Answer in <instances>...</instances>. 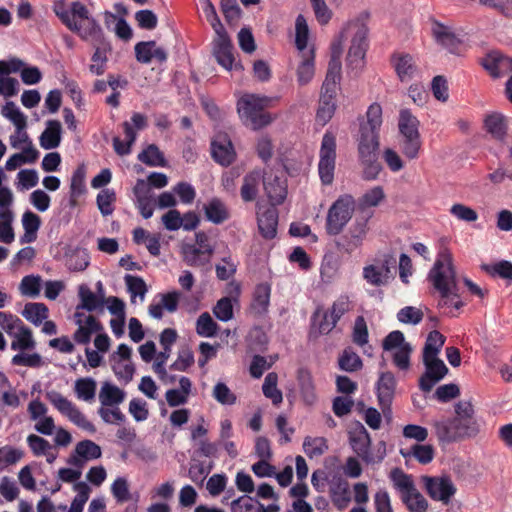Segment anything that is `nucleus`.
I'll return each instance as SVG.
<instances>
[{
  "label": "nucleus",
  "mask_w": 512,
  "mask_h": 512,
  "mask_svg": "<svg viewBox=\"0 0 512 512\" xmlns=\"http://www.w3.org/2000/svg\"><path fill=\"white\" fill-rule=\"evenodd\" d=\"M392 63L402 82L411 80L417 72L416 63L409 54H395L392 57Z\"/></svg>",
  "instance_id": "26"
},
{
  "label": "nucleus",
  "mask_w": 512,
  "mask_h": 512,
  "mask_svg": "<svg viewBox=\"0 0 512 512\" xmlns=\"http://www.w3.org/2000/svg\"><path fill=\"white\" fill-rule=\"evenodd\" d=\"M338 364L340 369L346 372L358 371L363 366L361 358L351 348L344 349L339 356Z\"/></svg>",
  "instance_id": "46"
},
{
  "label": "nucleus",
  "mask_w": 512,
  "mask_h": 512,
  "mask_svg": "<svg viewBox=\"0 0 512 512\" xmlns=\"http://www.w3.org/2000/svg\"><path fill=\"white\" fill-rule=\"evenodd\" d=\"M345 32L353 35L347 54V65L351 70L358 73L364 67V58L368 47V29L359 23H349Z\"/></svg>",
  "instance_id": "6"
},
{
  "label": "nucleus",
  "mask_w": 512,
  "mask_h": 512,
  "mask_svg": "<svg viewBox=\"0 0 512 512\" xmlns=\"http://www.w3.org/2000/svg\"><path fill=\"white\" fill-rule=\"evenodd\" d=\"M85 191V168L84 166H80L74 171L71 178L70 203L72 206L76 204L77 198L83 195Z\"/></svg>",
  "instance_id": "43"
},
{
  "label": "nucleus",
  "mask_w": 512,
  "mask_h": 512,
  "mask_svg": "<svg viewBox=\"0 0 512 512\" xmlns=\"http://www.w3.org/2000/svg\"><path fill=\"white\" fill-rule=\"evenodd\" d=\"M428 279L441 296L438 303L440 307L451 306L459 309L463 306L458 294L453 257L448 249L444 248L439 251L436 261L429 271Z\"/></svg>",
  "instance_id": "3"
},
{
  "label": "nucleus",
  "mask_w": 512,
  "mask_h": 512,
  "mask_svg": "<svg viewBox=\"0 0 512 512\" xmlns=\"http://www.w3.org/2000/svg\"><path fill=\"white\" fill-rule=\"evenodd\" d=\"M213 159L222 166L230 165L236 156L231 140L225 133H218L211 143Z\"/></svg>",
  "instance_id": "16"
},
{
  "label": "nucleus",
  "mask_w": 512,
  "mask_h": 512,
  "mask_svg": "<svg viewBox=\"0 0 512 512\" xmlns=\"http://www.w3.org/2000/svg\"><path fill=\"white\" fill-rule=\"evenodd\" d=\"M205 217L213 224H221L229 219L230 213L225 203L219 198H212L203 206Z\"/></svg>",
  "instance_id": "27"
},
{
  "label": "nucleus",
  "mask_w": 512,
  "mask_h": 512,
  "mask_svg": "<svg viewBox=\"0 0 512 512\" xmlns=\"http://www.w3.org/2000/svg\"><path fill=\"white\" fill-rule=\"evenodd\" d=\"M319 157L318 172L321 182L330 185L334 179L336 161V138L330 132L323 135Z\"/></svg>",
  "instance_id": "8"
},
{
  "label": "nucleus",
  "mask_w": 512,
  "mask_h": 512,
  "mask_svg": "<svg viewBox=\"0 0 512 512\" xmlns=\"http://www.w3.org/2000/svg\"><path fill=\"white\" fill-rule=\"evenodd\" d=\"M301 57L302 59L297 67L296 75L299 85L304 86L313 79L315 74L314 52L313 50H308V52L301 54Z\"/></svg>",
  "instance_id": "30"
},
{
  "label": "nucleus",
  "mask_w": 512,
  "mask_h": 512,
  "mask_svg": "<svg viewBox=\"0 0 512 512\" xmlns=\"http://www.w3.org/2000/svg\"><path fill=\"white\" fill-rule=\"evenodd\" d=\"M45 397L56 410L67 417L73 424L90 433L96 432L94 424L85 417L72 401L60 392L56 390L46 391Z\"/></svg>",
  "instance_id": "7"
},
{
  "label": "nucleus",
  "mask_w": 512,
  "mask_h": 512,
  "mask_svg": "<svg viewBox=\"0 0 512 512\" xmlns=\"http://www.w3.org/2000/svg\"><path fill=\"white\" fill-rule=\"evenodd\" d=\"M125 392L114 384L104 382L99 392L102 406H118L125 400Z\"/></svg>",
  "instance_id": "31"
},
{
  "label": "nucleus",
  "mask_w": 512,
  "mask_h": 512,
  "mask_svg": "<svg viewBox=\"0 0 512 512\" xmlns=\"http://www.w3.org/2000/svg\"><path fill=\"white\" fill-rule=\"evenodd\" d=\"M22 225L24 229V235L21 237V243H30L35 241L37 237V231L41 225L40 217L31 211H26L22 215Z\"/></svg>",
  "instance_id": "35"
},
{
  "label": "nucleus",
  "mask_w": 512,
  "mask_h": 512,
  "mask_svg": "<svg viewBox=\"0 0 512 512\" xmlns=\"http://www.w3.org/2000/svg\"><path fill=\"white\" fill-rule=\"evenodd\" d=\"M297 380L303 401L307 405H313L317 396L311 373L307 369L301 368L298 370Z\"/></svg>",
  "instance_id": "29"
},
{
  "label": "nucleus",
  "mask_w": 512,
  "mask_h": 512,
  "mask_svg": "<svg viewBox=\"0 0 512 512\" xmlns=\"http://www.w3.org/2000/svg\"><path fill=\"white\" fill-rule=\"evenodd\" d=\"M11 331L7 334L13 338L11 342L12 350H33L36 347L31 329L25 326L22 320Z\"/></svg>",
  "instance_id": "22"
},
{
  "label": "nucleus",
  "mask_w": 512,
  "mask_h": 512,
  "mask_svg": "<svg viewBox=\"0 0 512 512\" xmlns=\"http://www.w3.org/2000/svg\"><path fill=\"white\" fill-rule=\"evenodd\" d=\"M218 325L209 313H202L196 322V331L202 337H213L217 333Z\"/></svg>",
  "instance_id": "54"
},
{
  "label": "nucleus",
  "mask_w": 512,
  "mask_h": 512,
  "mask_svg": "<svg viewBox=\"0 0 512 512\" xmlns=\"http://www.w3.org/2000/svg\"><path fill=\"white\" fill-rule=\"evenodd\" d=\"M148 126L147 117L139 112L132 114L130 121L122 123L125 140L122 141L119 137L113 138V148L120 156H125L131 153L132 145L137 139V131L144 130Z\"/></svg>",
  "instance_id": "9"
},
{
  "label": "nucleus",
  "mask_w": 512,
  "mask_h": 512,
  "mask_svg": "<svg viewBox=\"0 0 512 512\" xmlns=\"http://www.w3.org/2000/svg\"><path fill=\"white\" fill-rule=\"evenodd\" d=\"M231 512H263L260 502L253 497L243 495L233 499L230 503Z\"/></svg>",
  "instance_id": "48"
},
{
  "label": "nucleus",
  "mask_w": 512,
  "mask_h": 512,
  "mask_svg": "<svg viewBox=\"0 0 512 512\" xmlns=\"http://www.w3.org/2000/svg\"><path fill=\"white\" fill-rule=\"evenodd\" d=\"M78 295L81 300V304L77 306L76 311H80V309H85L90 312L95 311L103 304V302L96 296V294L85 285H81L79 287Z\"/></svg>",
  "instance_id": "47"
},
{
  "label": "nucleus",
  "mask_w": 512,
  "mask_h": 512,
  "mask_svg": "<svg viewBox=\"0 0 512 512\" xmlns=\"http://www.w3.org/2000/svg\"><path fill=\"white\" fill-rule=\"evenodd\" d=\"M396 380L391 372H382L376 384L379 405L384 414L390 412V406L394 398Z\"/></svg>",
  "instance_id": "18"
},
{
  "label": "nucleus",
  "mask_w": 512,
  "mask_h": 512,
  "mask_svg": "<svg viewBox=\"0 0 512 512\" xmlns=\"http://www.w3.org/2000/svg\"><path fill=\"white\" fill-rule=\"evenodd\" d=\"M385 194L383 188L380 186L373 187L368 190L360 199L359 206L362 209L367 207H375L380 204V202L384 199Z\"/></svg>",
  "instance_id": "59"
},
{
  "label": "nucleus",
  "mask_w": 512,
  "mask_h": 512,
  "mask_svg": "<svg viewBox=\"0 0 512 512\" xmlns=\"http://www.w3.org/2000/svg\"><path fill=\"white\" fill-rule=\"evenodd\" d=\"M409 512H426L428 502L424 496L415 488L401 497Z\"/></svg>",
  "instance_id": "45"
},
{
  "label": "nucleus",
  "mask_w": 512,
  "mask_h": 512,
  "mask_svg": "<svg viewBox=\"0 0 512 512\" xmlns=\"http://www.w3.org/2000/svg\"><path fill=\"white\" fill-rule=\"evenodd\" d=\"M40 282L41 278L39 276L29 275L23 277L19 287L22 295L32 298L37 297L40 293Z\"/></svg>",
  "instance_id": "60"
},
{
  "label": "nucleus",
  "mask_w": 512,
  "mask_h": 512,
  "mask_svg": "<svg viewBox=\"0 0 512 512\" xmlns=\"http://www.w3.org/2000/svg\"><path fill=\"white\" fill-rule=\"evenodd\" d=\"M75 452L83 457L86 462L95 460L101 457V447L91 440H82L77 443Z\"/></svg>",
  "instance_id": "51"
},
{
  "label": "nucleus",
  "mask_w": 512,
  "mask_h": 512,
  "mask_svg": "<svg viewBox=\"0 0 512 512\" xmlns=\"http://www.w3.org/2000/svg\"><path fill=\"white\" fill-rule=\"evenodd\" d=\"M97 383L91 377L79 378L75 381L74 392L79 400L92 402L95 399Z\"/></svg>",
  "instance_id": "38"
},
{
  "label": "nucleus",
  "mask_w": 512,
  "mask_h": 512,
  "mask_svg": "<svg viewBox=\"0 0 512 512\" xmlns=\"http://www.w3.org/2000/svg\"><path fill=\"white\" fill-rule=\"evenodd\" d=\"M273 99L256 94H244L237 102V112L243 124L253 130L261 129L273 121L264 109L271 106Z\"/></svg>",
  "instance_id": "4"
},
{
  "label": "nucleus",
  "mask_w": 512,
  "mask_h": 512,
  "mask_svg": "<svg viewBox=\"0 0 512 512\" xmlns=\"http://www.w3.org/2000/svg\"><path fill=\"white\" fill-rule=\"evenodd\" d=\"M278 211L275 206L268 207L258 212V228L266 239H273L277 233Z\"/></svg>",
  "instance_id": "23"
},
{
  "label": "nucleus",
  "mask_w": 512,
  "mask_h": 512,
  "mask_svg": "<svg viewBox=\"0 0 512 512\" xmlns=\"http://www.w3.org/2000/svg\"><path fill=\"white\" fill-rule=\"evenodd\" d=\"M366 122L362 123L358 137V157L363 167V178L374 180L382 170L378 160L380 147L379 131L382 125V108L379 104L373 103L366 112Z\"/></svg>",
  "instance_id": "1"
},
{
  "label": "nucleus",
  "mask_w": 512,
  "mask_h": 512,
  "mask_svg": "<svg viewBox=\"0 0 512 512\" xmlns=\"http://www.w3.org/2000/svg\"><path fill=\"white\" fill-rule=\"evenodd\" d=\"M111 493L118 503H124L131 499L128 481L123 477H118L111 485Z\"/></svg>",
  "instance_id": "57"
},
{
  "label": "nucleus",
  "mask_w": 512,
  "mask_h": 512,
  "mask_svg": "<svg viewBox=\"0 0 512 512\" xmlns=\"http://www.w3.org/2000/svg\"><path fill=\"white\" fill-rule=\"evenodd\" d=\"M212 44V52L217 63L226 70H232L235 58L233 45L227 32L217 33Z\"/></svg>",
  "instance_id": "14"
},
{
  "label": "nucleus",
  "mask_w": 512,
  "mask_h": 512,
  "mask_svg": "<svg viewBox=\"0 0 512 512\" xmlns=\"http://www.w3.org/2000/svg\"><path fill=\"white\" fill-rule=\"evenodd\" d=\"M481 269L491 276H499L512 281V263L510 261L502 260L494 264H482Z\"/></svg>",
  "instance_id": "49"
},
{
  "label": "nucleus",
  "mask_w": 512,
  "mask_h": 512,
  "mask_svg": "<svg viewBox=\"0 0 512 512\" xmlns=\"http://www.w3.org/2000/svg\"><path fill=\"white\" fill-rule=\"evenodd\" d=\"M134 50L136 60L142 64H149L153 58L161 63L167 60L166 51L161 47H157L155 41L138 42Z\"/></svg>",
  "instance_id": "21"
},
{
  "label": "nucleus",
  "mask_w": 512,
  "mask_h": 512,
  "mask_svg": "<svg viewBox=\"0 0 512 512\" xmlns=\"http://www.w3.org/2000/svg\"><path fill=\"white\" fill-rule=\"evenodd\" d=\"M485 127L488 133L497 140H504L507 134L506 118L500 113H493L485 118Z\"/></svg>",
  "instance_id": "37"
},
{
  "label": "nucleus",
  "mask_w": 512,
  "mask_h": 512,
  "mask_svg": "<svg viewBox=\"0 0 512 512\" xmlns=\"http://www.w3.org/2000/svg\"><path fill=\"white\" fill-rule=\"evenodd\" d=\"M445 336L441 334L437 330L431 331L426 339L424 349H423V358L428 357H438V354L441 351L445 343Z\"/></svg>",
  "instance_id": "42"
},
{
  "label": "nucleus",
  "mask_w": 512,
  "mask_h": 512,
  "mask_svg": "<svg viewBox=\"0 0 512 512\" xmlns=\"http://www.w3.org/2000/svg\"><path fill=\"white\" fill-rule=\"evenodd\" d=\"M23 317L36 326L42 324L48 317V308L43 303H28L22 311Z\"/></svg>",
  "instance_id": "41"
},
{
  "label": "nucleus",
  "mask_w": 512,
  "mask_h": 512,
  "mask_svg": "<svg viewBox=\"0 0 512 512\" xmlns=\"http://www.w3.org/2000/svg\"><path fill=\"white\" fill-rule=\"evenodd\" d=\"M398 126L402 139L420 136L418 131L419 121L409 110H401Z\"/></svg>",
  "instance_id": "36"
},
{
  "label": "nucleus",
  "mask_w": 512,
  "mask_h": 512,
  "mask_svg": "<svg viewBox=\"0 0 512 512\" xmlns=\"http://www.w3.org/2000/svg\"><path fill=\"white\" fill-rule=\"evenodd\" d=\"M425 373L419 380V387L424 392H430L432 388L448 373V368L439 357L423 358Z\"/></svg>",
  "instance_id": "11"
},
{
  "label": "nucleus",
  "mask_w": 512,
  "mask_h": 512,
  "mask_svg": "<svg viewBox=\"0 0 512 512\" xmlns=\"http://www.w3.org/2000/svg\"><path fill=\"white\" fill-rule=\"evenodd\" d=\"M124 280L127 285L128 292L131 295L132 302L136 296H139L141 300H144L147 292L145 281L141 277L129 274L124 277Z\"/></svg>",
  "instance_id": "55"
},
{
  "label": "nucleus",
  "mask_w": 512,
  "mask_h": 512,
  "mask_svg": "<svg viewBox=\"0 0 512 512\" xmlns=\"http://www.w3.org/2000/svg\"><path fill=\"white\" fill-rule=\"evenodd\" d=\"M363 278L373 286H383L388 283L383 271L372 264L363 268Z\"/></svg>",
  "instance_id": "63"
},
{
  "label": "nucleus",
  "mask_w": 512,
  "mask_h": 512,
  "mask_svg": "<svg viewBox=\"0 0 512 512\" xmlns=\"http://www.w3.org/2000/svg\"><path fill=\"white\" fill-rule=\"evenodd\" d=\"M355 210V199L349 194L341 195L330 206L326 217V231L338 235L351 220Z\"/></svg>",
  "instance_id": "5"
},
{
  "label": "nucleus",
  "mask_w": 512,
  "mask_h": 512,
  "mask_svg": "<svg viewBox=\"0 0 512 512\" xmlns=\"http://www.w3.org/2000/svg\"><path fill=\"white\" fill-rule=\"evenodd\" d=\"M350 444L358 456L362 457L367 462L370 461L368 457L370 436L363 425L350 434Z\"/></svg>",
  "instance_id": "32"
},
{
  "label": "nucleus",
  "mask_w": 512,
  "mask_h": 512,
  "mask_svg": "<svg viewBox=\"0 0 512 512\" xmlns=\"http://www.w3.org/2000/svg\"><path fill=\"white\" fill-rule=\"evenodd\" d=\"M182 259L186 265L191 267L203 268L210 263L212 255L194 248L190 243H183L181 246Z\"/></svg>",
  "instance_id": "25"
},
{
  "label": "nucleus",
  "mask_w": 512,
  "mask_h": 512,
  "mask_svg": "<svg viewBox=\"0 0 512 512\" xmlns=\"http://www.w3.org/2000/svg\"><path fill=\"white\" fill-rule=\"evenodd\" d=\"M278 376L276 373H268L262 386L263 394L269 398L274 405H279L282 400V392L277 388Z\"/></svg>",
  "instance_id": "44"
},
{
  "label": "nucleus",
  "mask_w": 512,
  "mask_h": 512,
  "mask_svg": "<svg viewBox=\"0 0 512 512\" xmlns=\"http://www.w3.org/2000/svg\"><path fill=\"white\" fill-rule=\"evenodd\" d=\"M92 46L94 47V53L91 57L92 63L89 65V71L93 75L100 76L106 70L107 54L111 51L112 47L109 41Z\"/></svg>",
  "instance_id": "28"
},
{
  "label": "nucleus",
  "mask_w": 512,
  "mask_h": 512,
  "mask_svg": "<svg viewBox=\"0 0 512 512\" xmlns=\"http://www.w3.org/2000/svg\"><path fill=\"white\" fill-rule=\"evenodd\" d=\"M263 177L264 173L260 170H253L244 177L241 187V197L245 202H250L256 198L258 185L260 180H263Z\"/></svg>",
  "instance_id": "34"
},
{
  "label": "nucleus",
  "mask_w": 512,
  "mask_h": 512,
  "mask_svg": "<svg viewBox=\"0 0 512 512\" xmlns=\"http://www.w3.org/2000/svg\"><path fill=\"white\" fill-rule=\"evenodd\" d=\"M425 488L429 496L438 501L448 503L455 494L456 488L448 477H423Z\"/></svg>",
  "instance_id": "15"
},
{
  "label": "nucleus",
  "mask_w": 512,
  "mask_h": 512,
  "mask_svg": "<svg viewBox=\"0 0 512 512\" xmlns=\"http://www.w3.org/2000/svg\"><path fill=\"white\" fill-rule=\"evenodd\" d=\"M367 232V220H356L348 231L336 241V247L350 255L362 246Z\"/></svg>",
  "instance_id": "10"
},
{
  "label": "nucleus",
  "mask_w": 512,
  "mask_h": 512,
  "mask_svg": "<svg viewBox=\"0 0 512 512\" xmlns=\"http://www.w3.org/2000/svg\"><path fill=\"white\" fill-rule=\"evenodd\" d=\"M213 313L217 319L227 322L233 318L232 301L228 297L221 298L213 308Z\"/></svg>",
  "instance_id": "64"
},
{
  "label": "nucleus",
  "mask_w": 512,
  "mask_h": 512,
  "mask_svg": "<svg viewBox=\"0 0 512 512\" xmlns=\"http://www.w3.org/2000/svg\"><path fill=\"white\" fill-rule=\"evenodd\" d=\"M89 265V256L86 250L77 249L67 259V266L73 271H82Z\"/></svg>",
  "instance_id": "62"
},
{
  "label": "nucleus",
  "mask_w": 512,
  "mask_h": 512,
  "mask_svg": "<svg viewBox=\"0 0 512 512\" xmlns=\"http://www.w3.org/2000/svg\"><path fill=\"white\" fill-rule=\"evenodd\" d=\"M212 396L218 403L222 405H233L237 400L236 395L223 382H218L215 384L213 387Z\"/></svg>",
  "instance_id": "56"
},
{
  "label": "nucleus",
  "mask_w": 512,
  "mask_h": 512,
  "mask_svg": "<svg viewBox=\"0 0 512 512\" xmlns=\"http://www.w3.org/2000/svg\"><path fill=\"white\" fill-rule=\"evenodd\" d=\"M70 31L78 34L82 40L90 42L91 45L101 44L108 41L104 36L101 26L94 18L88 19L84 22L75 21L73 26L70 28Z\"/></svg>",
  "instance_id": "17"
},
{
  "label": "nucleus",
  "mask_w": 512,
  "mask_h": 512,
  "mask_svg": "<svg viewBox=\"0 0 512 512\" xmlns=\"http://www.w3.org/2000/svg\"><path fill=\"white\" fill-rule=\"evenodd\" d=\"M328 442L324 437L307 436L303 441L304 453L310 458H317L328 451Z\"/></svg>",
  "instance_id": "39"
},
{
  "label": "nucleus",
  "mask_w": 512,
  "mask_h": 512,
  "mask_svg": "<svg viewBox=\"0 0 512 512\" xmlns=\"http://www.w3.org/2000/svg\"><path fill=\"white\" fill-rule=\"evenodd\" d=\"M62 126L58 120H48L39 137L40 146L45 150L57 148L61 143Z\"/></svg>",
  "instance_id": "24"
},
{
  "label": "nucleus",
  "mask_w": 512,
  "mask_h": 512,
  "mask_svg": "<svg viewBox=\"0 0 512 512\" xmlns=\"http://www.w3.org/2000/svg\"><path fill=\"white\" fill-rule=\"evenodd\" d=\"M390 478L394 486L401 492V497L416 488L411 477L398 468L391 471Z\"/></svg>",
  "instance_id": "53"
},
{
  "label": "nucleus",
  "mask_w": 512,
  "mask_h": 512,
  "mask_svg": "<svg viewBox=\"0 0 512 512\" xmlns=\"http://www.w3.org/2000/svg\"><path fill=\"white\" fill-rule=\"evenodd\" d=\"M401 453L404 457L413 456L421 464H428L434 458V448L431 445L415 444L408 451Z\"/></svg>",
  "instance_id": "50"
},
{
  "label": "nucleus",
  "mask_w": 512,
  "mask_h": 512,
  "mask_svg": "<svg viewBox=\"0 0 512 512\" xmlns=\"http://www.w3.org/2000/svg\"><path fill=\"white\" fill-rule=\"evenodd\" d=\"M423 312L416 307L406 306L400 309L397 313V319L404 324L417 325L423 319Z\"/></svg>",
  "instance_id": "58"
},
{
  "label": "nucleus",
  "mask_w": 512,
  "mask_h": 512,
  "mask_svg": "<svg viewBox=\"0 0 512 512\" xmlns=\"http://www.w3.org/2000/svg\"><path fill=\"white\" fill-rule=\"evenodd\" d=\"M116 200V194L112 189H103L97 195V206L103 216L111 215L114 211L113 203Z\"/></svg>",
  "instance_id": "52"
},
{
  "label": "nucleus",
  "mask_w": 512,
  "mask_h": 512,
  "mask_svg": "<svg viewBox=\"0 0 512 512\" xmlns=\"http://www.w3.org/2000/svg\"><path fill=\"white\" fill-rule=\"evenodd\" d=\"M263 186L273 206L283 203L287 196V185L282 171L264 172Z\"/></svg>",
  "instance_id": "12"
},
{
  "label": "nucleus",
  "mask_w": 512,
  "mask_h": 512,
  "mask_svg": "<svg viewBox=\"0 0 512 512\" xmlns=\"http://www.w3.org/2000/svg\"><path fill=\"white\" fill-rule=\"evenodd\" d=\"M98 414L101 417V419L107 424H120L126 420L125 415L121 412L118 406H101L98 409Z\"/></svg>",
  "instance_id": "61"
},
{
  "label": "nucleus",
  "mask_w": 512,
  "mask_h": 512,
  "mask_svg": "<svg viewBox=\"0 0 512 512\" xmlns=\"http://www.w3.org/2000/svg\"><path fill=\"white\" fill-rule=\"evenodd\" d=\"M271 287L267 283L257 285L254 291L251 309L256 315L267 312L270 303Z\"/></svg>",
  "instance_id": "33"
},
{
  "label": "nucleus",
  "mask_w": 512,
  "mask_h": 512,
  "mask_svg": "<svg viewBox=\"0 0 512 512\" xmlns=\"http://www.w3.org/2000/svg\"><path fill=\"white\" fill-rule=\"evenodd\" d=\"M138 160L150 167H164L166 160L158 146L150 144L138 155Z\"/></svg>",
  "instance_id": "40"
},
{
  "label": "nucleus",
  "mask_w": 512,
  "mask_h": 512,
  "mask_svg": "<svg viewBox=\"0 0 512 512\" xmlns=\"http://www.w3.org/2000/svg\"><path fill=\"white\" fill-rule=\"evenodd\" d=\"M329 494L333 505L340 511L345 510L351 502L349 483L341 476H334L329 481Z\"/></svg>",
  "instance_id": "19"
},
{
  "label": "nucleus",
  "mask_w": 512,
  "mask_h": 512,
  "mask_svg": "<svg viewBox=\"0 0 512 512\" xmlns=\"http://www.w3.org/2000/svg\"><path fill=\"white\" fill-rule=\"evenodd\" d=\"M431 33L438 45L447 49L452 54L458 53V47L461 41L451 25L441 23L436 19H431Z\"/></svg>",
  "instance_id": "13"
},
{
  "label": "nucleus",
  "mask_w": 512,
  "mask_h": 512,
  "mask_svg": "<svg viewBox=\"0 0 512 512\" xmlns=\"http://www.w3.org/2000/svg\"><path fill=\"white\" fill-rule=\"evenodd\" d=\"M482 65L494 78L503 77L512 72V58L498 51L489 53L482 60Z\"/></svg>",
  "instance_id": "20"
},
{
  "label": "nucleus",
  "mask_w": 512,
  "mask_h": 512,
  "mask_svg": "<svg viewBox=\"0 0 512 512\" xmlns=\"http://www.w3.org/2000/svg\"><path fill=\"white\" fill-rule=\"evenodd\" d=\"M432 427L440 445L459 442L474 437L479 432L474 409L469 401L456 403L455 416L434 420Z\"/></svg>",
  "instance_id": "2"
}]
</instances>
